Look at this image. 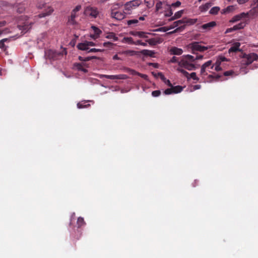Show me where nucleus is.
<instances>
[{
    "label": "nucleus",
    "instance_id": "f257e3e1",
    "mask_svg": "<svg viewBox=\"0 0 258 258\" xmlns=\"http://www.w3.org/2000/svg\"><path fill=\"white\" fill-rule=\"evenodd\" d=\"M201 43L197 41L192 42L188 45V47L193 53H196L197 51L204 52L211 48V46H202Z\"/></svg>",
    "mask_w": 258,
    "mask_h": 258
},
{
    "label": "nucleus",
    "instance_id": "f03ea898",
    "mask_svg": "<svg viewBox=\"0 0 258 258\" xmlns=\"http://www.w3.org/2000/svg\"><path fill=\"white\" fill-rule=\"evenodd\" d=\"M82 6L81 5L77 6L72 11L70 17L68 18V23L70 25H76L77 22L75 18L79 16V12L81 9Z\"/></svg>",
    "mask_w": 258,
    "mask_h": 258
},
{
    "label": "nucleus",
    "instance_id": "7ed1b4c3",
    "mask_svg": "<svg viewBox=\"0 0 258 258\" xmlns=\"http://www.w3.org/2000/svg\"><path fill=\"white\" fill-rule=\"evenodd\" d=\"M258 59V55L255 53L248 54H244L243 56L242 64L248 66Z\"/></svg>",
    "mask_w": 258,
    "mask_h": 258
},
{
    "label": "nucleus",
    "instance_id": "20e7f679",
    "mask_svg": "<svg viewBox=\"0 0 258 258\" xmlns=\"http://www.w3.org/2000/svg\"><path fill=\"white\" fill-rule=\"evenodd\" d=\"M99 14L98 9L91 6L87 7L84 10V14L91 17L92 18H96Z\"/></svg>",
    "mask_w": 258,
    "mask_h": 258
},
{
    "label": "nucleus",
    "instance_id": "39448f33",
    "mask_svg": "<svg viewBox=\"0 0 258 258\" xmlns=\"http://www.w3.org/2000/svg\"><path fill=\"white\" fill-rule=\"evenodd\" d=\"M141 3L142 1L141 0H133L127 2L124 5V10L129 12L132 9L136 8L140 6Z\"/></svg>",
    "mask_w": 258,
    "mask_h": 258
},
{
    "label": "nucleus",
    "instance_id": "423d86ee",
    "mask_svg": "<svg viewBox=\"0 0 258 258\" xmlns=\"http://www.w3.org/2000/svg\"><path fill=\"white\" fill-rule=\"evenodd\" d=\"M214 67V64H213V61L211 60H209L204 63L201 67L200 74L202 76L204 77L208 75L206 72L207 70L209 69H213Z\"/></svg>",
    "mask_w": 258,
    "mask_h": 258
},
{
    "label": "nucleus",
    "instance_id": "0eeeda50",
    "mask_svg": "<svg viewBox=\"0 0 258 258\" xmlns=\"http://www.w3.org/2000/svg\"><path fill=\"white\" fill-rule=\"evenodd\" d=\"M179 65L189 71L196 70L197 68L194 64L188 61L187 60H181L179 62Z\"/></svg>",
    "mask_w": 258,
    "mask_h": 258
},
{
    "label": "nucleus",
    "instance_id": "6e6552de",
    "mask_svg": "<svg viewBox=\"0 0 258 258\" xmlns=\"http://www.w3.org/2000/svg\"><path fill=\"white\" fill-rule=\"evenodd\" d=\"M60 55V53H58L51 49H49L45 51V56L46 58L50 60H54L57 59Z\"/></svg>",
    "mask_w": 258,
    "mask_h": 258
},
{
    "label": "nucleus",
    "instance_id": "1a4fd4ad",
    "mask_svg": "<svg viewBox=\"0 0 258 258\" xmlns=\"http://www.w3.org/2000/svg\"><path fill=\"white\" fill-rule=\"evenodd\" d=\"M245 26V23L244 22H241L239 24L234 25L233 27L229 28L226 29L225 33H231L234 31L242 29Z\"/></svg>",
    "mask_w": 258,
    "mask_h": 258
},
{
    "label": "nucleus",
    "instance_id": "9d476101",
    "mask_svg": "<svg viewBox=\"0 0 258 258\" xmlns=\"http://www.w3.org/2000/svg\"><path fill=\"white\" fill-rule=\"evenodd\" d=\"M125 13H126V12L112 11L111 13V16L112 18L117 20H121L125 17Z\"/></svg>",
    "mask_w": 258,
    "mask_h": 258
},
{
    "label": "nucleus",
    "instance_id": "9b49d317",
    "mask_svg": "<svg viewBox=\"0 0 258 258\" xmlns=\"http://www.w3.org/2000/svg\"><path fill=\"white\" fill-rule=\"evenodd\" d=\"M247 15L248 14L247 13H241L238 15L233 16L229 21V22L231 23H235L241 20L242 18L246 17Z\"/></svg>",
    "mask_w": 258,
    "mask_h": 258
},
{
    "label": "nucleus",
    "instance_id": "f8f14e48",
    "mask_svg": "<svg viewBox=\"0 0 258 258\" xmlns=\"http://www.w3.org/2000/svg\"><path fill=\"white\" fill-rule=\"evenodd\" d=\"M32 23L29 22H26L23 25H18V27L19 30H22L24 33H26L31 28Z\"/></svg>",
    "mask_w": 258,
    "mask_h": 258
},
{
    "label": "nucleus",
    "instance_id": "ddd939ff",
    "mask_svg": "<svg viewBox=\"0 0 258 258\" xmlns=\"http://www.w3.org/2000/svg\"><path fill=\"white\" fill-rule=\"evenodd\" d=\"M184 20L182 19L181 20H179L178 21H176L173 23V27H178L179 26H181L179 28H177L174 31L176 32L178 30H180L181 29H183L185 27V24L184 23Z\"/></svg>",
    "mask_w": 258,
    "mask_h": 258
},
{
    "label": "nucleus",
    "instance_id": "4468645a",
    "mask_svg": "<svg viewBox=\"0 0 258 258\" xmlns=\"http://www.w3.org/2000/svg\"><path fill=\"white\" fill-rule=\"evenodd\" d=\"M104 77L106 79L115 80V79H125L126 76L125 75H104Z\"/></svg>",
    "mask_w": 258,
    "mask_h": 258
},
{
    "label": "nucleus",
    "instance_id": "2eb2a0df",
    "mask_svg": "<svg viewBox=\"0 0 258 258\" xmlns=\"http://www.w3.org/2000/svg\"><path fill=\"white\" fill-rule=\"evenodd\" d=\"M216 25V22H214V21H212V22H210L209 23H206V24H205L201 26V28L203 29H204V30H210L212 28L215 27Z\"/></svg>",
    "mask_w": 258,
    "mask_h": 258
},
{
    "label": "nucleus",
    "instance_id": "dca6fc26",
    "mask_svg": "<svg viewBox=\"0 0 258 258\" xmlns=\"http://www.w3.org/2000/svg\"><path fill=\"white\" fill-rule=\"evenodd\" d=\"M240 46V43L239 42L234 43L233 45L229 48V52H236L237 51H240V49H239V46Z\"/></svg>",
    "mask_w": 258,
    "mask_h": 258
},
{
    "label": "nucleus",
    "instance_id": "f3484780",
    "mask_svg": "<svg viewBox=\"0 0 258 258\" xmlns=\"http://www.w3.org/2000/svg\"><path fill=\"white\" fill-rule=\"evenodd\" d=\"M146 41L148 42L150 45H156L157 44L161 43L162 42L160 38H152L149 39H147Z\"/></svg>",
    "mask_w": 258,
    "mask_h": 258
},
{
    "label": "nucleus",
    "instance_id": "a211bd4d",
    "mask_svg": "<svg viewBox=\"0 0 258 258\" xmlns=\"http://www.w3.org/2000/svg\"><path fill=\"white\" fill-rule=\"evenodd\" d=\"M140 53L146 56H150L152 57H154L155 56V52L153 50H148V49H144L141 50Z\"/></svg>",
    "mask_w": 258,
    "mask_h": 258
},
{
    "label": "nucleus",
    "instance_id": "6ab92c4d",
    "mask_svg": "<svg viewBox=\"0 0 258 258\" xmlns=\"http://www.w3.org/2000/svg\"><path fill=\"white\" fill-rule=\"evenodd\" d=\"M170 52L171 54L179 55L182 53L183 50L181 48H179L176 47H172L170 49Z\"/></svg>",
    "mask_w": 258,
    "mask_h": 258
},
{
    "label": "nucleus",
    "instance_id": "aec40b11",
    "mask_svg": "<svg viewBox=\"0 0 258 258\" xmlns=\"http://www.w3.org/2000/svg\"><path fill=\"white\" fill-rule=\"evenodd\" d=\"M131 34L135 36H138L140 38H148L147 34L142 31H132Z\"/></svg>",
    "mask_w": 258,
    "mask_h": 258
},
{
    "label": "nucleus",
    "instance_id": "412c9836",
    "mask_svg": "<svg viewBox=\"0 0 258 258\" xmlns=\"http://www.w3.org/2000/svg\"><path fill=\"white\" fill-rule=\"evenodd\" d=\"M53 11V10L51 7H49L47 10H45V12H43L38 15V17L40 18L44 17L46 16L50 15Z\"/></svg>",
    "mask_w": 258,
    "mask_h": 258
},
{
    "label": "nucleus",
    "instance_id": "4be33fe9",
    "mask_svg": "<svg viewBox=\"0 0 258 258\" xmlns=\"http://www.w3.org/2000/svg\"><path fill=\"white\" fill-rule=\"evenodd\" d=\"M85 66V64L84 63H76L74 64V66L78 70L82 71L84 73H87L88 70L84 68Z\"/></svg>",
    "mask_w": 258,
    "mask_h": 258
},
{
    "label": "nucleus",
    "instance_id": "5701e85b",
    "mask_svg": "<svg viewBox=\"0 0 258 258\" xmlns=\"http://www.w3.org/2000/svg\"><path fill=\"white\" fill-rule=\"evenodd\" d=\"M77 47L81 50H87L89 49L88 44H87L86 41L84 42L78 43L77 45Z\"/></svg>",
    "mask_w": 258,
    "mask_h": 258
},
{
    "label": "nucleus",
    "instance_id": "b1692460",
    "mask_svg": "<svg viewBox=\"0 0 258 258\" xmlns=\"http://www.w3.org/2000/svg\"><path fill=\"white\" fill-rule=\"evenodd\" d=\"M212 4L211 3H207L205 5L201 6L199 7V10L201 12H205L212 6Z\"/></svg>",
    "mask_w": 258,
    "mask_h": 258
},
{
    "label": "nucleus",
    "instance_id": "393cba45",
    "mask_svg": "<svg viewBox=\"0 0 258 258\" xmlns=\"http://www.w3.org/2000/svg\"><path fill=\"white\" fill-rule=\"evenodd\" d=\"M183 19L184 20V23L185 24V26L186 25H194L198 21L197 19H188L186 18H184Z\"/></svg>",
    "mask_w": 258,
    "mask_h": 258
},
{
    "label": "nucleus",
    "instance_id": "a878e982",
    "mask_svg": "<svg viewBox=\"0 0 258 258\" xmlns=\"http://www.w3.org/2000/svg\"><path fill=\"white\" fill-rule=\"evenodd\" d=\"M183 10H180L176 12L174 15L169 19V21H173L175 19L180 18L182 15L183 14Z\"/></svg>",
    "mask_w": 258,
    "mask_h": 258
},
{
    "label": "nucleus",
    "instance_id": "bb28decb",
    "mask_svg": "<svg viewBox=\"0 0 258 258\" xmlns=\"http://www.w3.org/2000/svg\"><path fill=\"white\" fill-rule=\"evenodd\" d=\"M10 39L9 38H5L3 39L0 41V48L6 50L7 49V47L5 44V42H9Z\"/></svg>",
    "mask_w": 258,
    "mask_h": 258
},
{
    "label": "nucleus",
    "instance_id": "cd10ccee",
    "mask_svg": "<svg viewBox=\"0 0 258 258\" xmlns=\"http://www.w3.org/2000/svg\"><path fill=\"white\" fill-rule=\"evenodd\" d=\"M234 10V7L233 6H228L226 8L222 10L221 13L223 14H225L231 12H232Z\"/></svg>",
    "mask_w": 258,
    "mask_h": 258
},
{
    "label": "nucleus",
    "instance_id": "c85d7f7f",
    "mask_svg": "<svg viewBox=\"0 0 258 258\" xmlns=\"http://www.w3.org/2000/svg\"><path fill=\"white\" fill-rule=\"evenodd\" d=\"M121 53L126 55L133 56L136 55L137 54V52L134 50H127L121 52Z\"/></svg>",
    "mask_w": 258,
    "mask_h": 258
},
{
    "label": "nucleus",
    "instance_id": "c756f323",
    "mask_svg": "<svg viewBox=\"0 0 258 258\" xmlns=\"http://www.w3.org/2000/svg\"><path fill=\"white\" fill-rule=\"evenodd\" d=\"M173 93H178L182 91L183 88L180 86H172Z\"/></svg>",
    "mask_w": 258,
    "mask_h": 258
},
{
    "label": "nucleus",
    "instance_id": "7c9ffc66",
    "mask_svg": "<svg viewBox=\"0 0 258 258\" xmlns=\"http://www.w3.org/2000/svg\"><path fill=\"white\" fill-rule=\"evenodd\" d=\"M184 58L182 60H187L188 61L190 62H192L196 60V57L191 55H186L184 56Z\"/></svg>",
    "mask_w": 258,
    "mask_h": 258
},
{
    "label": "nucleus",
    "instance_id": "2f4dec72",
    "mask_svg": "<svg viewBox=\"0 0 258 258\" xmlns=\"http://www.w3.org/2000/svg\"><path fill=\"white\" fill-rule=\"evenodd\" d=\"M220 9L219 7H214L210 11L209 13L212 15H216L218 13Z\"/></svg>",
    "mask_w": 258,
    "mask_h": 258
},
{
    "label": "nucleus",
    "instance_id": "473e14b6",
    "mask_svg": "<svg viewBox=\"0 0 258 258\" xmlns=\"http://www.w3.org/2000/svg\"><path fill=\"white\" fill-rule=\"evenodd\" d=\"M131 72H132V74L137 75L145 80L147 79V78H148V76L145 74H141V73L137 72L135 70H131Z\"/></svg>",
    "mask_w": 258,
    "mask_h": 258
},
{
    "label": "nucleus",
    "instance_id": "72a5a7b5",
    "mask_svg": "<svg viewBox=\"0 0 258 258\" xmlns=\"http://www.w3.org/2000/svg\"><path fill=\"white\" fill-rule=\"evenodd\" d=\"M85 224L84 218L82 217H79L77 220V225L79 228L81 227Z\"/></svg>",
    "mask_w": 258,
    "mask_h": 258
},
{
    "label": "nucleus",
    "instance_id": "f704fd0d",
    "mask_svg": "<svg viewBox=\"0 0 258 258\" xmlns=\"http://www.w3.org/2000/svg\"><path fill=\"white\" fill-rule=\"evenodd\" d=\"M92 28L93 29L94 31L95 38H97L102 33V31L99 28L95 26H92Z\"/></svg>",
    "mask_w": 258,
    "mask_h": 258
},
{
    "label": "nucleus",
    "instance_id": "c9c22d12",
    "mask_svg": "<svg viewBox=\"0 0 258 258\" xmlns=\"http://www.w3.org/2000/svg\"><path fill=\"white\" fill-rule=\"evenodd\" d=\"M86 102H79L77 104V107L79 108H83L90 106L89 104H86Z\"/></svg>",
    "mask_w": 258,
    "mask_h": 258
},
{
    "label": "nucleus",
    "instance_id": "e433bc0d",
    "mask_svg": "<svg viewBox=\"0 0 258 258\" xmlns=\"http://www.w3.org/2000/svg\"><path fill=\"white\" fill-rule=\"evenodd\" d=\"M159 74L162 76L161 79L164 81L166 84H167L168 86L171 87L172 86V84L169 80H166V78L162 75L161 73H159Z\"/></svg>",
    "mask_w": 258,
    "mask_h": 258
},
{
    "label": "nucleus",
    "instance_id": "4c0bfd02",
    "mask_svg": "<svg viewBox=\"0 0 258 258\" xmlns=\"http://www.w3.org/2000/svg\"><path fill=\"white\" fill-rule=\"evenodd\" d=\"M163 3L161 1H159L156 4V13L158 12L160 10H161L162 8Z\"/></svg>",
    "mask_w": 258,
    "mask_h": 258
},
{
    "label": "nucleus",
    "instance_id": "58836bf2",
    "mask_svg": "<svg viewBox=\"0 0 258 258\" xmlns=\"http://www.w3.org/2000/svg\"><path fill=\"white\" fill-rule=\"evenodd\" d=\"M106 38L108 39H112L114 40H117V37L115 36V34L114 33H109L106 36Z\"/></svg>",
    "mask_w": 258,
    "mask_h": 258
},
{
    "label": "nucleus",
    "instance_id": "ea45409f",
    "mask_svg": "<svg viewBox=\"0 0 258 258\" xmlns=\"http://www.w3.org/2000/svg\"><path fill=\"white\" fill-rule=\"evenodd\" d=\"M78 58L80 61H88L91 60L90 56L84 57L79 56Z\"/></svg>",
    "mask_w": 258,
    "mask_h": 258
},
{
    "label": "nucleus",
    "instance_id": "a19ab883",
    "mask_svg": "<svg viewBox=\"0 0 258 258\" xmlns=\"http://www.w3.org/2000/svg\"><path fill=\"white\" fill-rule=\"evenodd\" d=\"M160 94L161 91L160 90H155L152 92V95L154 97H158Z\"/></svg>",
    "mask_w": 258,
    "mask_h": 258
},
{
    "label": "nucleus",
    "instance_id": "79ce46f5",
    "mask_svg": "<svg viewBox=\"0 0 258 258\" xmlns=\"http://www.w3.org/2000/svg\"><path fill=\"white\" fill-rule=\"evenodd\" d=\"M172 93H173V89H172V87H170V88H168L164 91V94L165 95H169V94H171Z\"/></svg>",
    "mask_w": 258,
    "mask_h": 258
},
{
    "label": "nucleus",
    "instance_id": "37998d69",
    "mask_svg": "<svg viewBox=\"0 0 258 258\" xmlns=\"http://www.w3.org/2000/svg\"><path fill=\"white\" fill-rule=\"evenodd\" d=\"M104 51L103 49H97V48H91L89 49L88 52H103Z\"/></svg>",
    "mask_w": 258,
    "mask_h": 258
},
{
    "label": "nucleus",
    "instance_id": "c03bdc74",
    "mask_svg": "<svg viewBox=\"0 0 258 258\" xmlns=\"http://www.w3.org/2000/svg\"><path fill=\"white\" fill-rule=\"evenodd\" d=\"M173 14L172 11L171 9V7H169L168 11L165 14V17H169L171 16Z\"/></svg>",
    "mask_w": 258,
    "mask_h": 258
},
{
    "label": "nucleus",
    "instance_id": "a18cd8bd",
    "mask_svg": "<svg viewBox=\"0 0 258 258\" xmlns=\"http://www.w3.org/2000/svg\"><path fill=\"white\" fill-rule=\"evenodd\" d=\"M190 78H192L195 80L198 81L199 80V78L197 77L196 73L195 72L191 73L190 75Z\"/></svg>",
    "mask_w": 258,
    "mask_h": 258
},
{
    "label": "nucleus",
    "instance_id": "49530a36",
    "mask_svg": "<svg viewBox=\"0 0 258 258\" xmlns=\"http://www.w3.org/2000/svg\"><path fill=\"white\" fill-rule=\"evenodd\" d=\"M135 45H140L144 46H147V43L145 42H143L141 40H138L135 42Z\"/></svg>",
    "mask_w": 258,
    "mask_h": 258
},
{
    "label": "nucleus",
    "instance_id": "de8ad7c7",
    "mask_svg": "<svg viewBox=\"0 0 258 258\" xmlns=\"http://www.w3.org/2000/svg\"><path fill=\"white\" fill-rule=\"evenodd\" d=\"M124 39L126 40V41L128 43L135 44V42L133 41V38L132 37H126L124 38Z\"/></svg>",
    "mask_w": 258,
    "mask_h": 258
},
{
    "label": "nucleus",
    "instance_id": "09e8293b",
    "mask_svg": "<svg viewBox=\"0 0 258 258\" xmlns=\"http://www.w3.org/2000/svg\"><path fill=\"white\" fill-rule=\"evenodd\" d=\"M181 5V3L179 1H177L175 3H172L170 6V7H178L180 6Z\"/></svg>",
    "mask_w": 258,
    "mask_h": 258
},
{
    "label": "nucleus",
    "instance_id": "8fccbe9b",
    "mask_svg": "<svg viewBox=\"0 0 258 258\" xmlns=\"http://www.w3.org/2000/svg\"><path fill=\"white\" fill-rule=\"evenodd\" d=\"M138 22V20L137 19L130 20L127 21V24L131 25L133 24H136Z\"/></svg>",
    "mask_w": 258,
    "mask_h": 258
},
{
    "label": "nucleus",
    "instance_id": "3c124183",
    "mask_svg": "<svg viewBox=\"0 0 258 258\" xmlns=\"http://www.w3.org/2000/svg\"><path fill=\"white\" fill-rule=\"evenodd\" d=\"M234 73V72L233 71H226L224 73L223 75L224 76H231V75H232Z\"/></svg>",
    "mask_w": 258,
    "mask_h": 258
},
{
    "label": "nucleus",
    "instance_id": "603ef678",
    "mask_svg": "<svg viewBox=\"0 0 258 258\" xmlns=\"http://www.w3.org/2000/svg\"><path fill=\"white\" fill-rule=\"evenodd\" d=\"M221 77V76L219 75H209V77L211 78H215L216 80H218L219 79V78Z\"/></svg>",
    "mask_w": 258,
    "mask_h": 258
},
{
    "label": "nucleus",
    "instance_id": "864d4df0",
    "mask_svg": "<svg viewBox=\"0 0 258 258\" xmlns=\"http://www.w3.org/2000/svg\"><path fill=\"white\" fill-rule=\"evenodd\" d=\"M103 46L106 47H111L113 45V43L110 42H104L103 44Z\"/></svg>",
    "mask_w": 258,
    "mask_h": 258
},
{
    "label": "nucleus",
    "instance_id": "5fc2aeb1",
    "mask_svg": "<svg viewBox=\"0 0 258 258\" xmlns=\"http://www.w3.org/2000/svg\"><path fill=\"white\" fill-rule=\"evenodd\" d=\"M251 6L253 9H255L258 6V0H254L251 4Z\"/></svg>",
    "mask_w": 258,
    "mask_h": 258
},
{
    "label": "nucleus",
    "instance_id": "6e6d98bb",
    "mask_svg": "<svg viewBox=\"0 0 258 258\" xmlns=\"http://www.w3.org/2000/svg\"><path fill=\"white\" fill-rule=\"evenodd\" d=\"M218 59L221 61V62H223V61H227V59L223 56H219L218 57Z\"/></svg>",
    "mask_w": 258,
    "mask_h": 258
},
{
    "label": "nucleus",
    "instance_id": "4d7b16f0",
    "mask_svg": "<svg viewBox=\"0 0 258 258\" xmlns=\"http://www.w3.org/2000/svg\"><path fill=\"white\" fill-rule=\"evenodd\" d=\"M178 61V58L177 57L175 56H173L172 57V58L170 59V62L172 63H175Z\"/></svg>",
    "mask_w": 258,
    "mask_h": 258
},
{
    "label": "nucleus",
    "instance_id": "13d9d810",
    "mask_svg": "<svg viewBox=\"0 0 258 258\" xmlns=\"http://www.w3.org/2000/svg\"><path fill=\"white\" fill-rule=\"evenodd\" d=\"M214 68L215 70L217 72H219L222 70L220 66H214Z\"/></svg>",
    "mask_w": 258,
    "mask_h": 258
},
{
    "label": "nucleus",
    "instance_id": "bf43d9fd",
    "mask_svg": "<svg viewBox=\"0 0 258 258\" xmlns=\"http://www.w3.org/2000/svg\"><path fill=\"white\" fill-rule=\"evenodd\" d=\"M87 44H88V46H93L95 45V43L92 41H86Z\"/></svg>",
    "mask_w": 258,
    "mask_h": 258
},
{
    "label": "nucleus",
    "instance_id": "052dcab7",
    "mask_svg": "<svg viewBox=\"0 0 258 258\" xmlns=\"http://www.w3.org/2000/svg\"><path fill=\"white\" fill-rule=\"evenodd\" d=\"M221 62H222L218 58L216 61V62L214 64V66H220L221 64Z\"/></svg>",
    "mask_w": 258,
    "mask_h": 258
},
{
    "label": "nucleus",
    "instance_id": "680f3d73",
    "mask_svg": "<svg viewBox=\"0 0 258 258\" xmlns=\"http://www.w3.org/2000/svg\"><path fill=\"white\" fill-rule=\"evenodd\" d=\"M249 0H237V2L239 4H243L248 2Z\"/></svg>",
    "mask_w": 258,
    "mask_h": 258
},
{
    "label": "nucleus",
    "instance_id": "e2e57ef3",
    "mask_svg": "<svg viewBox=\"0 0 258 258\" xmlns=\"http://www.w3.org/2000/svg\"><path fill=\"white\" fill-rule=\"evenodd\" d=\"M201 88V86L200 85H196L194 86L193 89L194 90H196L198 89H200Z\"/></svg>",
    "mask_w": 258,
    "mask_h": 258
},
{
    "label": "nucleus",
    "instance_id": "0e129e2a",
    "mask_svg": "<svg viewBox=\"0 0 258 258\" xmlns=\"http://www.w3.org/2000/svg\"><path fill=\"white\" fill-rule=\"evenodd\" d=\"M203 57L204 56L203 55H197L196 57V60L202 59H203Z\"/></svg>",
    "mask_w": 258,
    "mask_h": 258
},
{
    "label": "nucleus",
    "instance_id": "69168bd1",
    "mask_svg": "<svg viewBox=\"0 0 258 258\" xmlns=\"http://www.w3.org/2000/svg\"><path fill=\"white\" fill-rule=\"evenodd\" d=\"M113 59L114 60H119L120 58L118 56L117 54H115L113 56Z\"/></svg>",
    "mask_w": 258,
    "mask_h": 258
},
{
    "label": "nucleus",
    "instance_id": "338daca9",
    "mask_svg": "<svg viewBox=\"0 0 258 258\" xmlns=\"http://www.w3.org/2000/svg\"><path fill=\"white\" fill-rule=\"evenodd\" d=\"M90 57H91V60L93 59H99V57H97L96 56H90Z\"/></svg>",
    "mask_w": 258,
    "mask_h": 258
},
{
    "label": "nucleus",
    "instance_id": "774afa93",
    "mask_svg": "<svg viewBox=\"0 0 258 258\" xmlns=\"http://www.w3.org/2000/svg\"><path fill=\"white\" fill-rule=\"evenodd\" d=\"M181 72H182L183 74H185V75H189V74L187 72L183 70H181Z\"/></svg>",
    "mask_w": 258,
    "mask_h": 258
}]
</instances>
